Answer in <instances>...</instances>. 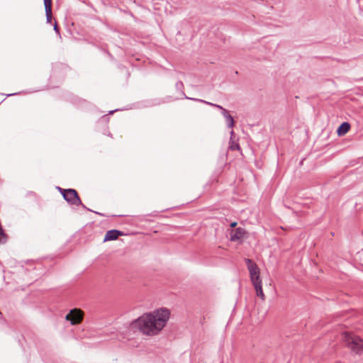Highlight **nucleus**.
Returning <instances> with one entry per match:
<instances>
[{"mask_svg": "<svg viewBox=\"0 0 363 363\" xmlns=\"http://www.w3.org/2000/svg\"><path fill=\"white\" fill-rule=\"evenodd\" d=\"M254 288L256 291V294L258 297H259L262 301L265 299V296L262 290V282H257L253 284Z\"/></svg>", "mask_w": 363, "mask_h": 363, "instance_id": "nucleus-10", "label": "nucleus"}, {"mask_svg": "<svg viewBox=\"0 0 363 363\" xmlns=\"http://www.w3.org/2000/svg\"><path fill=\"white\" fill-rule=\"evenodd\" d=\"M344 341L346 345L357 354L363 350V340L358 336L345 333Z\"/></svg>", "mask_w": 363, "mask_h": 363, "instance_id": "nucleus-2", "label": "nucleus"}, {"mask_svg": "<svg viewBox=\"0 0 363 363\" xmlns=\"http://www.w3.org/2000/svg\"><path fill=\"white\" fill-rule=\"evenodd\" d=\"M229 147L232 150H240V147L239 144L236 143H235L233 141L231 142V144H230Z\"/></svg>", "mask_w": 363, "mask_h": 363, "instance_id": "nucleus-15", "label": "nucleus"}, {"mask_svg": "<svg viewBox=\"0 0 363 363\" xmlns=\"http://www.w3.org/2000/svg\"><path fill=\"white\" fill-rule=\"evenodd\" d=\"M115 111H111L110 113H113Z\"/></svg>", "mask_w": 363, "mask_h": 363, "instance_id": "nucleus-21", "label": "nucleus"}, {"mask_svg": "<svg viewBox=\"0 0 363 363\" xmlns=\"http://www.w3.org/2000/svg\"><path fill=\"white\" fill-rule=\"evenodd\" d=\"M247 231L245 228L239 227L235 229H231L230 231V240L233 242H238L242 244L245 238H247Z\"/></svg>", "mask_w": 363, "mask_h": 363, "instance_id": "nucleus-5", "label": "nucleus"}, {"mask_svg": "<svg viewBox=\"0 0 363 363\" xmlns=\"http://www.w3.org/2000/svg\"><path fill=\"white\" fill-rule=\"evenodd\" d=\"M245 261L249 270L250 279L252 284L257 282H262L259 276V269L257 267V264L254 262L252 259L248 258L245 259Z\"/></svg>", "mask_w": 363, "mask_h": 363, "instance_id": "nucleus-4", "label": "nucleus"}, {"mask_svg": "<svg viewBox=\"0 0 363 363\" xmlns=\"http://www.w3.org/2000/svg\"><path fill=\"white\" fill-rule=\"evenodd\" d=\"M170 315L167 308H162L146 313L130 323V328H138L146 335H157L166 325Z\"/></svg>", "mask_w": 363, "mask_h": 363, "instance_id": "nucleus-1", "label": "nucleus"}, {"mask_svg": "<svg viewBox=\"0 0 363 363\" xmlns=\"http://www.w3.org/2000/svg\"><path fill=\"white\" fill-rule=\"evenodd\" d=\"M65 194H63V199L67 201L68 203L74 206H82L83 208L87 209L88 211H92L91 210L87 208L82 203L78 195L77 191L73 189H67L64 191Z\"/></svg>", "mask_w": 363, "mask_h": 363, "instance_id": "nucleus-3", "label": "nucleus"}, {"mask_svg": "<svg viewBox=\"0 0 363 363\" xmlns=\"http://www.w3.org/2000/svg\"><path fill=\"white\" fill-rule=\"evenodd\" d=\"M15 94H9L8 96H13Z\"/></svg>", "mask_w": 363, "mask_h": 363, "instance_id": "nucleus-20", "label": "nucleus"}, {"mask_svg": "<svg viewBox=\"0 0 363 363\" xmlns=\"http://www.w3.org/2000/svg\"><path fill=\"white\" fill-rule=\"evenodd\" d=\"M175 87H176V89L178 91H180L182 94L184 95V98L186 99V97H187V96L185 95L184 92L182 90L184 88L183 82L181 81L177 82L176 83Z\"/></svg>", "mask_w": 363, "mask_h": 363, "instance_id": "nucleus-11", "label": "nucleus"}, {"mask_svg": "<svg viewBox=\"0 0 363 363\" xmlns=\"http://www.w3.org/2000/svg\"><path fill=\"white\" fill-rule=\"evenodd\" d=\"M46 21L50 23L52 21V10L45 11Z\"/></svg>", "mask_w": 363, "mask_h": 363, "instance_id": "nucleus-14", "label": "nucleus"}, {"mask_svg": "<svg viewBox=\"0 0 363 363\" xmlns=\"http://www.w3.org/2000/svg\"><path fill=\"white\" fill-rule=\"evenodd\" d=\"M54 30H55V31L57 33L60 34V28H59V27H58V26H57L56 22H55V26H54Z\"/></svg>", "mask_w": 363, "mask_h": 363, "instance_id": "nucleus-16", "label": "nucleus"}, {"mask_svg": "<svg viewBox=\"0 0 363 363\" xmlns=\"http://www.w3.org/2000/svg\"><path fill=\"white\" fill-rule=\"evenodd\" d=\"M65 319L72 325H77L82 320V311L77 308L71 310L65 316Z\"/></svg>", "mask_w": 363, "mask_h": 363, "instance_id": "nucleus-6", "label": "nucleus"}, {"mask_svg": "<svg viewBox=\"0 0 363 363\" xmlns=\"http://www.w3.org/2000/svg\"><path fill=\"white\" fill-rule=\"evenodd\" d=\"M225 121L227 123V126L229 128H233L235 125V121L231 115L228 116V117L225 118Z\"/></svg>", "mask_w": 363, "mask_h": 363, "instance_id": "nucleus-12", "label": "nucleus"}, {"mask_svg": "<svg viewBox=\"0 0 363 363\" xmlns=\"http://www.w3.org/2000/svg\"><path fill=\"white\" fill-rule=\"evenodd\" d=\"M57 189L61 193V194L63 196V194H65L64 191H65L66 189H62L60 186H57Z\"/></svg>", "mask_w": 363, "mask_h": 363, "instance_id": "nucleus-17", "label": "nucleus"}, {"mask_svg": "<svg viewBox=\"0 0 363 363\" xmlns=\"http://www.w3.org/2000/svg\"><path fill=\"white\" fill-rule=\"evenodd\" d=\"M237 225V222H232L230 225V226L233 228H235Z\"/></svg>", "mask_w": 363, "mask_h": 363, "instance_id": "nucleus-18", "label": "nucleus"}, {"mask_svg": "<svg viewBox=\"0 0 363 363\" xmlns=\"http://www.w3.org/2000/svg\"><path fill=\"white\" fill-rule=\"evenodd\" d=\"M123 235L124 233L118 230L112 229L108 230L105 235L104 242L117 240L119 236H122Z\"/></svg>", "mask_w": 363, "mask_h": 363, "instance_id": "nucleus-8", "label": "nucleus"}, {"mask_svg": "<svg viewBox=\"0 0 363 363\" xmlns=\"http://www.w3.org/2000/svg\"><path fill=\"white\" fill-rule=\"evenodd\" d=\"M94 213H96V214H99V215H101V213H98L97 211H93Z\"/></svg>", "mask_w": 363, "mask_h": 363, "instance_id": "nucleus-19", "label": "nucleus"}, {"mask_svg": "<svg viewBox=\"0 0 363 363\" xmlns=\"http://www.w3.org/2000/svg\"><path fill=\"white\" fill-rule=\"evenodd\" d=\"M350 124L348 122L342 123L337 129V134L339 136L345 135L350 129Z\"/></svg>", "mask_w": 363, "mask_h": 363, "instance_id": "nucleus-9", "label": "nucleus"}, {"mask_svg": "<svg viewBox=\"0 0 363 363\" xmlns=\"http://www.w3.org/2000/svg\"><path fill=\"white\" fill-rule=\"evenodd\" d=\"M45 11L52 10V0H44Z\"/></svg>", "mask_w": 363, "mask_h": 363, "instance_id": "nucleus-13", "label": "nucleus"}, {"mask_svg": "<svg viewBox=\"0 0 363 363\" xmlns=\"http://www.w3.org/2000/svg\"><path fill=\"white\" fill-rule=\"evenodd\" d=\"M186 99L199 101V102L206 104L207 105H209L211 106L216 107V108L220 109L221 111V113L223 116V117L225 118V119L228 117V116H230V114L229 113L227 109L224 108L223 107H222L220 105H218V104H213L211 102H208V101H206L203 100V99H199L191 98V97H186Z\"/></svg>", "mask_w": 363, "mask_h": 363, "instance_id": "nucleus-7", "label": "nucleus"}]
</instances>
